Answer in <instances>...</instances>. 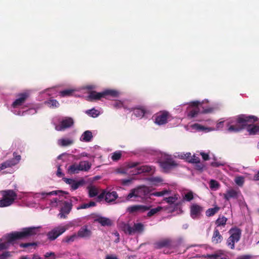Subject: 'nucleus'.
<instances>
[{"label":"nucleus","mask_w":259,"mask_h":259,"mask_svg":"<svg viewBox=\"0 0 259 259\" xmlns=\"http://www.w3.org/2000/svg\"><path fill=\"white\" fill-rule=\"evenodd\" d=\"M210 187L211 189H218L219 187V183L214 180H211L209 183Z\"/></svg>","instance_id":"nucleus-53"},{"label":"nucleus","mask_w":259,"mask_h":259,"mask_svg":"<svg viewBox=\"0 0 259 259\" xmlns=\"http://www.w3.org/2000/svg\"><path fill=\"white\" fill-rule=\"evenodd\" d=\"M37 245V243L36 242L31 243H21L20 244V246L23 248H27L30 246H34L35 248Z\"/></svg>","instance_id":"nucleus-49"},{"label":"nucleus","mask_w":259,"mask_h":259,"mask_svg":"<svg viewBox=\"0 0 259 259\" xmlns=\"http://www.w3.org/2000/svg\"><path fill=\"white\" fill-rule=\"evenodd\" d=\"M194 198L193 193L189 191L186 193L184 196V199L187 201H190Z\"/></svg>","instance_id":"nucleus-50"},{"label":"nucleus","mask_w":259,"mask_h":259,"mask_svg":"<svg viewBox=\"0 0 259 259\" xmlns=\"http://www.w3.org/2000/svg\"><path fill=\"white\" fill-rule=\"evenodd\" d=\"M252 257L250 254H244L238 256L236 259H251Z\"/></svg>","instance_id":"nucleus-58"},{"label":"nucleus","mask_w":259,"mask_h":259,"mask_svg":"<svg viewBox=\"0 0 259 259\" xmlns=\"http://www.w3.org/2000/svg\"><path fill=\"white\" fill-rule=\"evenodd\" d=\"M144 225L141 223H135L133 227L134 233L135 232H142L144 230Z\"/></svg>","instance_id":"nucleus-36"},{"label":"nucleus","mask_w":259,"mask_h":259,"mask_svg":"<svg viewBox=\"0 0 259 259\" xmlns=\"http://www.w3.org/2000/svg\"><path fill=\"white\" fill-rule=\"evenodd\" d=\"M29 94L27 92L22 93L17 95V98L12 103L13 108H17L22 105L28 98Z\"/></svg>","instance_id":"nucleus-16"},{"label":"nucleus","mask_w":259,"mask_h":259,"mask_svg":"<svg viewBox=\"0 0 259 259\" xmlns=\"http://www.w3.org/2000/svg\"><path fill=\"white\" fill-rule=\"evenodd\" d=\"M240 195L241 192L238 189H230L226 191L223 196L226 200L229 201L231 198L238 199Z\"/></svg>","instance_id":"nucleus-15"},{"label":"nucleus","mask_w":259,"mask_h":259,"mask_svg":"<svg viewBox=\"0 0 259 259\" xmlns=\"http://www.w3.org/2000/svg\"><path fill=\"white\" fill-rule=\"evenodd\" d=\"M92 234V231L88 229V227L86 225L81 227L77 234L78 237L80 238H90Z\"/></svg>","instance_id":"nucleus-19"},{"label":"nucleus","mask_w":259,"mask_h":259,"mask_svg":"<svg viewBox=\"0 0 259 259\" xmlns=\"http://www.w3.org/2000/svg\"><path fill=\"white\" fill-rule=\"evenodd\" d=\"M80 171H88L91 167V164L88 161H80L78 164Z\"/></svg>","instance_id":"nucleus-26"},{"label":"nucleus","mask_w":259,"mask_h":259,"mask_svg":"<svg viewBox=\"0 0 259 259\" xmlns=\"http://www.w3.org/2000/svg\"><path fill=\"white\" fill-rule=\"evenodd\" d=\"M113 106L116 108H120L122 107L125 108L122 102L120 101H115L113 104Z\"/></svg>","instance_id":"nucleus-57"},{"label":"nucleus","mask_w":259,"mask_h":259,"mask_svg":"<svg viewBox=\"0 0 259 259\" xmlns=\"http://www.w3.org/2000/svg\"><path fill=\"white\" fill-rule=\"evenodd\" d=\"M105 193H106V192L103 191L98 196L97 198H98V199L99 201L102 200L104 198H105Z\"/></svg>","instance_id":"nucleus-63"},{"label":"nucleus","mask_w":259,"mask_h":259,"mask_svg":"<svg viewBox=\"0 0 259 259\" xmlns=\"http://www.w3.org/2000/svg\"><path fill=\"white\" fill-rule=\"evenodd\" d=\"M225 251L220 250L216 251L214 254H207V256L211 259H228L227 257L224 256Z\"/></svg>","instance_id":"nucleus-24"},{"label":"nucleus","mask_w":259,"mask_h":259,"mask_svg":"<svg viewBox=\"0 0 259 259\" xmlns=\"http://www.w3.org/2000/svg\"><path fill=\"white\" fill-rule=\"evenodd\" d=\"M162 209V207L161 206H158L156 208L150 209L149 212L147 213V217H151L155 214H156L157 212H159Z\"/></svg>","instance_id":"nucleus-39"},{"label":"nucleus","mask_w":259,"mask_h":259,"mask_svg":"<svg viewBox=\"0 0 259 259\" xmlns=\"http://www.w3.org/2000/svg\"><path fill=\"white\" fill-rule=\"evenodd\" d=\"M74 124L73 119L70 117H65L60 122L59 125L55 126V130L58 131H62L64 130L71 127Z\"/></svg>","instance_id":"nucleus-11"},{"label":"nucleus","mask_w":259,"mask_h":259,"mask_svg":"<svg viewBox=\"0 0 259 259\" xmlns=\"http://www.w3.org/2000/svg\"><path fill=\"white\" fill-rule=\"evenodd\" d=\"M151 182L154 185H158L163 182L161 178L159 177H153L150 179Z\"/></svg>","instance_id":"nucleus-48"},{"label":"nucleus","mask_w":259,"mask_h":259,"mask_svg":"<svg viewBox=\"0 0 259 259\" xmlns=\"http://www.w3.org/2000/svg\"><path fill=\"white\" fill-rule=\"evenodd\" d=\"M151 207V206L143 205H134L128 206L127 208V211L130 213H134L135 212H144L150 209Z\"/></svg>","instance_id":"nucleus-14"},{"label":"nucleus","mask_w":259,"mask_h":259,"mask_svg":"<svg viewBox=\"0 0 259 259\" xmlns=\"http://www.w3.org/2000/svg\"><path fill=\"white\" fill-rule=\"evenodd\" d=\"M155 247L157 249H160L163 247H169L171 245V240L168 238L162 239L155 244Z\"/></svg>","instance_id":"nucleus-20"},{"label":"nucleus","mask_w":259,"mask_h":259,"mask_svg":"<svg viewBox=\"0 0 259 259\" xmlns=\"http://www.w3.org/2000/svg\"><path fill=\"white\" fill-rule=\"evenodd\" d=\"M84 184V181L82 180L78 181H76L74 180V182L72 183V184L71 186V187L72 190H75L77 189L79 187L83 186Z\"/></svg>","instance_id":"nucleus-32"},{"label":"nucleus","mask_w":259,"mask_h":259,"mask_svg":"<svg viewBox=\"0 0 259 259\" xmlns=\"http://www.w3.org/2000/svg\"><path fill=\"white\" fill-rule=\"evenodd\" d=\"M63 181L67 184H69L70 185V186L72 185V183L74 182V179H69V178H63Z\"/></svg>","instance_id":"nucleus-60"},{"label":"nucleus","mask_w":259,"mask_h":259,"mask_svg":"<svg viewBox=\"0 0 259 259\" xmlns=\"http://www.w3.org/2000/svg\"><path fill=\"white\" fill-rule=\"evenodd\" d=\"M105 259H118L116 256L114 255H107Z\"/></svg>","instance_id":"nucleus-64"},{"label":"nucleus","mask_w":259,"mask_h":259,"mask_svg":"<svg viewBox=\"0 0 259 259\" xmlns=\"http://www.w3.org/2000/svg\"><path fill=\"white\" fill-rule=\"evenodd\" d=\"M234 181L237 185L241 187L244 183V178L242 176L236 177Z\"/></svg>","instance_id":"nucleus-45"},{"label":"nucleus","mask_w":259,"mask_h":259,"mask_svg":"<svg viewBox=\"0 0 259 259\" xmlns=\"http://www.w3.org/2000/svg\"><path fill=\"white\" fill-rule=\"evenodd\" d=\"M60 193H64V194H68L67 192H66L65 191H63L62 190H58V191H53L50 192L49 193L41 192V195L42 196H50V195H57Z\"/></svg>","instance_id":"nucleus-41"},{"label":"nucleus","mask_w":259,"mask_h":259,"mask_svg":"<svg viewBox=\"0 0 259 259\" xmlns=\"http://www.w3.org/2000/svg\"><path fill=\"white\" fill-rule=\"evenodd\" d=\"M79 171L78 164L76 163L72 164L68 168V172L70 174H77Z\"/></svg>","instance_id":"nucleus-29"},{"label":"nucleus","mask_w":259,"mask_h":259,"mask_svg":"<svg viewBox=\"0 0 259 259\" xmlns=\"http://www.w3.org/2000/svg\"><path fill=\"white\" fill-rule=\"evenodd\" d=\"M200 155H201L204 160L206 161L209 159V156L207 153H205L204 152H201Z\"/></svg>","instance_id":"nucleus-61"},{"label":"nucleus","mask_w":259,"mask_h":259,"mask_svg":"<svg viewBox=\"0 0 259 259\" xmlns=\"http://www.w3.org/2000/svg\"><path fill=\"white\" fill-rule=\"evenodd\" d=\"M96 203L94 201H90L89 203H84L77 208V209H85L90 207L96 206Z\"/></svg>","instance_id":"nucleus-42"},{"label":"nucleus","mask_w":259,"mask_h":259,"mask_svg":"<svg viewBox=\"0 0 259 259\" xmlns=\"http://www.w3.org/2000/svg\"><path fill=\"white\" fill-rule=\"evenodd\" d=\"M0 207L11 206L17 199V194L13 190H5L0 191Z\"/></svg>","instance_id":"nucleus-3"},{"label":"nucleus","mask_w":259,"mask_h":259,"mask_svg":"<svg viewBox=\"0 0 259 259\" xmlns=\"http://www.w3.org/2000/svg\"><path fill=\"white\" fill-rule=\"evenodd\" d=\"M94 222L100 223L102 226H110L112 225V222L109 218L103 217H99L95 219Z\"/></svg>","instance_id":"nucleus-22"},{"label":"nucleus","mask_w":259,"mask_h":259,"mask_svg":"<svg viewBox=\"0 0 259 259\" xmlns=\"http://www.w3.org/2000/svg\"><path fill=\"white\" fill-rule=\"evenodd\" d=\"M73 141L70 139H62L58 141V144L63 147L68 146L72 145Z\"/></svg>","instance_id":"nucleus-30"},{"label":"nucleus","mask_w":259,"mask_h":259,"mask_svg":"<svg viewBox=\"0 0 259 259\" xmlns=\"http://www.w3.org/2000/svg\"><path fill=\"white\" fill-rule=\"evenodd\" d=\"M93 138L92 133L90 131H85L81 137V141L89 142L91 141Z\"/></svg>","instance_id":"nucleus-25"},{"label":"nucleus","mask_w":259,"mask_h":259,"mask_svg":"<svg viewBox=\"0 0 259 259\" xmlns=\"http://www.w3.org/2000/svg\"><path fill=\"white\" fill-rule=\"evenodd\" d=\"M118 197V194L116 192H108L105 193V201L108 203L114 201Z\"/></svg>","instance_id":"nucleus-23"},{"label":"nucleus","mask_w":259,"mask_h":259,"mask_svg":"<svg viewBox=\"0 0 259 259\" xmlns=\"http://www.w3.org/2000/svg\"><path fill=\"white\" fill-rule=\"evenodd\" d=\"M223 239V237L220 233L219 230L217 228H214L211 238L212 242L217 244L221 243Z\"/></svg>","instance_id":"nucleus-21"},{"label":"nucleus","mask_w":259,"mask_h":259,"mask_svg":"<svg viewBox=\"0 0 259 259\" xmlns=\"http://www.w3.org/2000/svg\"><path fill=\"white\" fill-rule=\"evenodd\" d=\"M68 229V227L67 226H58L47 233L48 239L50 241H53L64 233Z\"/></svg>","instance_id":"nucleus-9"},{"label":"nucleus","mask_w":259,"mask_h":259,"mask_svg":"<svg viewBox=\"0 0 259 259\" xmlns=\"http://www.w3.org/2000/svg\"><path fill=\"white\" fill-rule=\"evenodd\" d=\"M237 242L238 241L229 237L227 240L226 245L231 249H234L235 248V243Z\"/></svg>","instance_id":"nucleus-35"},{"label":"nucleus","mask_w":259,"mask_h":259,"mask_svg":"<svg viewBox=\"0 0 259 259\" xmlns=\"http://www.w3.org/2000/svg\"><path fill=\"white\" fill-rule=\"evenodd\" d=\"M149 188L145 186H140L137 188L131 190L126 197V201L133 200L132 198H143L150 194Z\"/></svg>","instance_id":"nucleus-4"},{"label":"nucleus","mask_w":259,"mask_h":259,"mask_svg":"<svg viewBox=\"0 0 259 259\" xmlns=\"http://www.w3.org/2000/svg\"><path fill=\"white\" fill-rule=\"evenodd\" d=\"M258 119V118L254 115H239L228 121L227 131L229 133H238L247 127L249 135H253L258 134L259 126L252 124Z\"/></svg>","instance_id":"nucleus-1"},{"label":"nucleus","mask_w":259,"mask_h":259,"mask_svg":"<svg viewBox=\"0 0 259 259\" xmlns=\"http://www.w3.org/2000/svg\"><path fill=\"white\" fill-rule=\"evenodd\" d=\"M140 162L130 161L127 163L126 167L132 168L137 167V171L136 174H140L145 172H154L155 171V167L148 165H140Z\"/></svg>","instance_id":"nucleus-6"},{"label":"nucleus","mask_w":259,"mask_h":259,"mask_svg":"<svg viewBox=\"0 0 259 259\" xmlns=\"http://www.w3.org/2000/svg\"><path fill=\"white\" fill-rule=\"evenodd\" d=\"M227 220V218H226L225 216L220 215L218 219L215 221V224L217 225V227H224L226 224Z\"/></svg>","instance_id":"nucleus-27"},{"label":"nucleus","mask_w":259,"mask_h":259,"mask_svg":"<svg viewBox=\"0 0 259 259\" xmlns=\"http://www.w3.org/2000/svg\"><path fill=\"white\" fill-rule=\"evenodd\" d=\"M119 95L118 91L114 90H106L102 92L97 93L95 91H92L89 95L88 100L93 101L94 100H100L102 98H106L109 96L112 97H117Z\"/></svg>","instance_id":"nucleus-5"},{"label":"nucleus","mask_w":259,"mask_h":259,"mask_svg":"<svg viewBox=\"0 0 259 259\" xmlns=\"http://www.w3.org/2000/svg\"><path fill=\"white\" fill-rule=\"evenodd\" d=\"M12 256L11 252L5 251L2 254H0V259H7L8 257Z\"/></svg>","instance_id":"nucleus-54"},{"label":"nucleus","mask_w":259,"mask_h":259,"mask_svg":"<svg viewBox=\"0 0 259 259\" xmlns=\"http://www.w3.org/2000/svg\"><path fill=\"white\" fill-rule=\"evenodd\" d=\"M123 230L125 233H128V234H132L134 233L133 227H132L128 224H124L123 227Z\"/></svg>","instance_id":"nucleus-43"},{"label":"nucleus","mask_w":259,"mask_h":259,"mask_svg":"<svg viewBox=\"0 0 259 259\" xmlns=\"http://www.w3.org/2000/svg\"><path fill=\"white\" fill-rule=\"evenodd\" d=\"M46 104H47L48 106L52 108H57L60 105L59 102L55 99L50 100L46 102Z\"/></svg>","instance_id":"nucleus-34"},{"label":"nucleus","mask_w":259,"mask_h":259,"mask_svg":"<svg viewBox=\"0 0 259 259\" xmlns=\"http://www.w3.org/2000/svg\"><path fill=\"white\" fill-rule=\"evenodd\" d=\"M203 210L201 206L196 203L193 204L190 206V215L193 219H198Z\"/></svg>","instance_id":"nucleus-13"},{"label":"nucleus","mask_w":259,"mask_h":259,"mask_svg":"<svg viewBox=\"0 0 259 259\" xmlns=\"http://www.w3.org/2000/svg\"><path fill=\"white\" fill-rule=\"evenodd\" d=\"M121 157V153L120 152H115L113 153L111 158L113 161H117L120 159Z\"/></svg>","instance_id":"nucleus-52"},{"label":"nucleus","mask_w":259,"mask_h":259,"mask_svg":"<svg viewBox=\"0 0 259 259\" xmlns=\"http://www.w3.org/2000/svg\"><path fill=\"white\" fill-rule=\"evenodd\" d=\"M214 110V108L212 107H208L206 108H205L203 106V105L202 104L201 106V113L202 114H207V113H212Z\"/></svg>","instance_id":"nucleus-47"},{"label":"nucleus","mask_w":259,"mask_h":259,"mask_svg":"<svg viewBox=\"0 0 259 259\" xmlns=\"http://www.w3.org/2000/svg\"><path fill=\"white\" fill-rule=\"evenodd\" d=\"M210 165H211V166H212L213 167H218L221 165H223V164L219 162H212L211 163Z\"/></svg>","instance_id":"nucleus-62"},{"label":"nucleus","mask_w":259,"mask_h":259,"mask_svg":"<svg viewBox=\"0 0 259 259\" xmlns=\"http://www.w3.org/2000/svg\"><path fill=\"white\" fill-rule=\"evenodd\" d=\"M56 175L59 178L63 177L64 176V174L61 171L60 165H58L57 167Z\"/></svg>","instance_id":"nucleus-59"},{"label":"nucleus","mask_w":259,"mask_h":259,"mask_svg":"<svg viewBox=\"0 0 259 259\" xmlns=\"http://www.w3.org/2000/svg\"><path fill=\"white\" fill-rule=\"evenodd\" d=\"M40 227H26L21 231H16L8 234L6 236L7 241L0 242V250L8 248L10 244L17 240H22L33 237L39 234Z\"/></svg>","instance_id":"nucleus-2"},{"label":"nucleus","mask_w":259,"mask_h":259,"mask_svg":"<svg viewBox=\"0 0 259 259\" xmlns=\"http://www.w3.org/2000/svg\"><path fill=\"white\" fill-rule=\"evenodd\" d=\"M178 199V197L177 195H175L174 196H170L168 197H166L164 199V200L167 203L169 204L174 203Z\"/></svg>","instance_id":"nucleus-44"},{"label":"nucleus","mask_w":259,"mask_h":259,"mask_svg":"<svg viewBox=\"0 0 259 259\" xmlns=\"http://www.w3.org/2000/svg\"><path fill=\"white\" fill-rule=\"evenodd\" d=\"M74 92V90L67 89L59 92L60 95L61 97H68L72 96L73 93Z\"/></svg>","instance_id":"nucleus-37"},{"label":"nucleus","mask_w":259,"mask_h":259,"mask_svg":"<svg viewBox=\"0 0 259 259\" xmlns=\"http://www.w3.org/2000/svg\"><path fill=\"white\" fill-rule=\"evenodd\" d=\"M13 158L8 159L0 164V171L7 168L12 167L17 164L20 161L21 156L16 152L13 154Z\"/></svg>","instance_id":"nucleus-8"},{"label":"nucleus","mask_w":259,"mask_h":259,"mask_svg":"<svg viewBox=\"0 0 259 259\" xmlns=\"http://www.w3.org/2000/svg\"><path fill=\"white\" fill-rule=\"evenodd\" d=\"M191 155V153L188 152L186 153H181V154L179 155V156L181 157V158L186 159L187 161H188V160L190 159Z\"/></svg>","instance_id":"nucleus-56"},{"label":"nucleus","mask_w":259,"mask_h":259,"mask_svg":"<svg viewBox=\"0 0 259 259\" xmlns=\"http://www.w3.org/2000/svg\"><path fill=\"white\" fill-rule=\"evenodd\" d=\"M168 192L169 191L168 190L164 189L161 191L153 192L150 194V195L156 197H160L168 194Z\"/></svg>","instance_id":"nucleus-46"},{"label":"nucleus","mask_w":259,"mask_h":259,"mask_svg":"<svg viewBox=\"0 0 259 259\" xmlns=\"http://www.w3.org/2000/svg\"><path fill=\"white\" fill-rule=\"evenodd\" d=\"M45 256L47 259H55L56 258V254L53 252L46 253Z\"/></svg>","instance_id":"nucleus-55"},{"label":"nucleus","mask_w":259,"mask_h":259,"mask_svg":"<svg viewBox=\"0 0 259 259\" xmlns=\"http://www.w3.org/2000/svg\"><path fill=\"white\" fill-rule=\"evenodd\" d=\"M85 113L94 118L97 117L100 114V112L94 108L87 110Z\"/></svg>","instance_id":"nucleus-38"},{"label":"nucleus","mask_w":259,"mask_h":259,"mask_svg":"<svg viewBox=\"0 0 259 259\" xmlns=\"http://www.w3.org/2000/svg\"><path fill=\"white\" fill-rule=\"evenodd\" d=\"M77 238V235L74 234L72 235L66 236L63 241L67 243H69L74 241Z\"/></svg>","instance_id":"nucleus-40"},{"label":"nucleus","mask_w":259,"mask_h":259,"mask_svg":"<svg viewBox=\"0 0 259 259\" xmlns=\"http://www.w3.org/2000/svg\"><path fill=\"white\" fill-rule=\"evenodd\" d=\"M146 113V110L144 108H136L134 109V114L137 117L142 118Z\"/></svg>","instance_id":"nucleus-28"},{"label":"nucleus","mask_w":259,"mask_h":259,"mask_svg":"<svg viewBox=\"0 0 259 259\" xmlns=\"http://www.w3.org/2000/svg\"><path fill=\"white\" fill-rule=\"evenodd\" d=\"M169 113L167 111H162L155 116V123L158 125H163L167 123Z\"/></svg>","instance_id":"nucleus-12"},{"label":"nucleus","mask_w":259,"mask_h":259,"mask_svg":"<svg viewBox=\"0 0 259 259\" xmlns=\"http://www.w3.org/2000/svg\"><path fill=\"white\" fill-rule=\"evenodd\" d=\"M190 106L193 107L190 109L187 114V116L190 118H194L197 116L199 113H201L202 103L198 101L191 102Z\"/></svg>","instance_id":"nucleus-10"},{"label":"nucleus","mask_w":259,"mask_h":259,"mask_svg":"<svg viewBox=\"0 0 259 259\" xmlns=\"http://www.w3.org/2000/svg\"><path fill=\"white\" fill-rule=\"evenodd\" d=\"M188 162L192 163H199L200 158L194 155L192 156H191L190 159L188 160Z\"/></svg>","instance_id":"nucleus-51"},{"label":"nucleus","mask_w":259,"mask_h":259,"mask_svg":"<svg viewBox=\"0 0 259 259\" xmlns=\"http://www.w3.org/2000/svg\"><path fill=\"white\" fill-rule=\"evenodd\" d=\"M89 189V196L90 198L94 197L97 196L98 194V190L96 188L93 186L88 187Z\"/></svg>","instance_id":"nucleus-33"},{"label":"nucleus","mask_w":259,"mask_h":259,"mask_svg":"<svg viewBox=\"0 0 259 259\" xmlns=\"http://www.w3.org/2000/svg\"><path fill=\"white\" fill-rule=\"evenodd\" d=\"M228 233L230 235V237L232 239L238 242L240 240L241 236V230L240 228L237 227H232L229 230Z\"/></svg>","instance_id":"nucleus-18"},{"label":"nucleus","mask_w":259,"mask_h":259,"mask_svg":"<svg viewBox=\"0 0 259 259\" xmlns=\"http://www.w3.org/2000/svg\"><path fill=\"white\" fill-rule=\"evenodd\" d=\"M220 209V208L218 206H215L213 208H208L205 212L206 215L207 217L213 216L219 211Z\"/></svg>","instance_id":"nucleus-31"},{"label":"nucleus","mask_w":259,"mask_h":259,"mask_svg":"<svg viewBox=\"0 0 259 259\" xmlns=\"http://www.w3.org/2000/svg\"><path fill=\"white\" fill-rule=\"evenodd\" d=\"M72 207L71 202L64 201L63 206L60 209V212L59 214L60 218L65 219L67 215L71 211Z\"/></svg>","instance_id":"nucleus-17"},{"label":"nucleus","mask_w":259,"mask_h":259,"mask_svg":"<svg viewBox=\"0 0 259 259\" xmlns=\"http://www.w3.org/2000/svg\"><path fill=\"white\" fill-rule=\"evenodd\" d=\"M159 165L164 172H167L177 165L171 156L167 155L163 160L159 161Z\"/></svg>","instance_id":"nucleus-7"}]
</instances>
